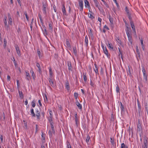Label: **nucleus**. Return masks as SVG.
Listing matches in <instances>:
<instances>
[{
	"label": "nucleus",
	"instance_id": "obj_2",
	"mask_svg": "<svg viewBox=\"0 0 148 148\" xmlns=\"http://www.w3.org/2000/svg\"><path fill=\"white\" fill-rule=\"evenodd\" d=\"M7 17L6 16H5L4 17V20L3 21L5 24V28L6 29L8 30V29L9 28V26L8 25L7 21Z\"/></svg>",
	"mask_w": 148,
	"mask_h": 148
},
{
	"label": "nucleus",
	"instance_id": "obj_29",
	"mask_svg": "<svg viewBox=\"0 0 148 148\" xmlns=\"http://www.w3.org/2000/svg\"><path fill=\"white\" fill-rule=\"evenodd\" d=\"M83 79L84 80L85 82H86L87 79V77L86 75V73H83Z\"/></svg>",
	"mask_w": 148,
	"mask_h": 148
},
{
	"label": "nucleus",
	"instance_id": "obj_45",
	"mask_svg": "<svg viewBox=\"0 0 148 148\" xmlns=\"http://www.w3.org/2000/svg\"><path fill=\"white\" fill-rule=\"evenodd\" d=\"M37 52L38 55V56H39V58H40V57H42V54H41V52L40 51L37 50Z\"/></svg>",
	"mask_w": 148,
	"mask_h": 148
},
{
	"label": "nucleus",
	"instance_id": "obj_22",
	"mask_svg": "<svg viewBox=\"0 0 148 148\" xmlns=\"http://www.w3.org/2000/svg\"><path fill=\"white\" fill-rule=\"evenodd\" d=\"M8 23L9 24H10V25H11L12 24V19L11 18V17L10 16V14H8Z\"/></svg>",
	"mask_w": 148,
	"mask_h": 148
},
{
	"label": "nucleus",
	"instance_id": "obj_38",
	"mask_svg": "<svg viewBox=\"0 0 148 148\" xmlns=\"http://www.w3.org/2000/svg\"><path fill=\"white\" fill-rule=\"evenodd\" d=\"M49 77H52V69L51 67L49 68Z\"/></svg>",
	"mask_w": 148,
	"mask_h": 148
},
{
	"label": "nucleus",
	"instance_id": "obj_33",
	"mask_svg": "<svg viewBox=\"0 0 148 148\" xmlns=\"http://www.w3.org/2000/svg\"><path fill=\"white\" fill-rule=\"evenodd\" d=\"M127 15L128 17V18L130 21V23H131V22H133L132 21V18L131 16V14H127Z\"/></svg>",
	"mask_w": 148,
	"mask_h": 148
},
{
	"label": "nucleus",
	"instance_id": "obj_46",
	"mask_svg": "<svg viewBox=\"0 0 148 148\" xmlns=\"http://www.w3.org/2000/svg\"><path fill=\"white\" fill-rule=\"evenodd\" d=\"M3 42L4 43V47L5 48L7 45V40L6 38H4V39Z\"/></svg>",
	"mask_w": 148,
	"mask_h": 148
},
{
	"label": "nucleus",
	"instance_id": "obj_62",
	"mask_svg": "<svg viewBox=\"0 0 148 148\" xmlns=\"http://www.w3.org/2000/svg\"><path fill=\"white\" fill-rule=\"evenodd\" d=\"M36 66L38 67V69L41 68L40 64L38 62H36Z\"/></svg>",
	"mask_w": 148,
	"mask_h": 148
},
{
	"label": "nucleus",
	"instance_id": "obj_36",
	"mask_svg": "<svg viewBox=\"0 0 148 148\" xmlns=\"http://www.w3.org/2000/svg\"><path fill=\"white\" fill-rule=\"evenodd\" d=\"M110 142L114 146V138H110Z\"/></svg>",
	"mask_w": 148,
	"mask_h": 148
},
{
	"label": "nucleus",
	"instance_id": "obj_21",
	"mask_svg": "<svg viewBox=\"0 0 148 148\" xmlns=\"http://www.w3.org/2000/svg\"><path fill=\"white\" fill-rule=\"evenodd\" d=\"M93 1L96 7L98 8L99 6H100V5L98 1L97 0H93Z\"/></svg>",
	"mask_w": 148,
	"mask_h": 148
},
{
	"label": "nucleus",
	"instance_id": "obj_31",
	"mask_svg": "<svg viewBox=\"0 0 148 148\" xmlns=\"http://www.w3.org/2000/svg\"><path fill=\"white\" fill-rule=\"evenodd\" d=\"M19 97L21 99H23V95L22 91H18Z\"/></svg>",
	"mask_w": 148,
	"mask_h": 148
},
{
	"label": "nucleus",
	"instance_id": "obj_56",
	"mask_svg": "<svg viewBox=\"0 0 148 148\" xmlns=\"http://www.w3.org/2000/svg\"><path fill=\"white\" fill-rule=\"evenodd\" d=\"M88 16L91 19H93L95 18V17L93 16L92 14H90L89 16V15H88Z\"/></svg>",
	"mask_w": 148,
	"mask_h": 148
},
{
	"label": "nucleus",
	"instance_id": "obj_20",
	"mask_svg": "<svg viewBox=\"0 0 148 148\" xmlns=\"http://www.w3.org/2000/svg\"><path fill=\"white\" fill-rule=\"evenodd\" d=\"M84 2L85 6L86 7V5H87L88 6V7L89 8H90V4L87 0H84Z\"/></svg>",
	"mask_w": 148,
	"mask_h": 148
},
{
	"label": "nucleus",
	"instance_id": "obj_17",
	"mask_svg": "<svg viewBox=\"0 0 148 148\" xmlns=\"http://www.w3.org/2000/svg\"><path fill=\"white\" fill-rule=\"evenodd\" d=\"M137 102L138 103V112L139 113H140L141 110V106L139 103V101L138 99H137Z\"/></svg>",
	"mask_w": 148,
	"mask_h": 148
},
{
	"label": "nucleus",
	"instance_id": "obj_8",
	"mask_svg": "<svg viewBox=\"0 0 148 148\" xmlns=\"http://www.w3.org/2000/svg\"><path fill=\"white\" fill-rule=\"evenodd\" d=\"M67 66H68V69L69 71H72V69L73 68L72 66L71 65V61H68L67 62Z\"/></svg>",
	"mask_w": 148,
	"mask_h": 148
},
{
	"label": "nucleus",
	"instance_id": "obj_6",
	"mask_svg": "<svg viewBox=\"0 0 148 148\" xmlns=\"http://www.w3.org/2000/svg\"><path fill=\"white\" fill-rule=\"evenodd\" d=\"M137 130L139 131H140L142 129V127L141 126V123L140 119H138V123L137 124Z\"/></svg>",
	"mask_w": 148,
	"mask_h": 148
},
{
	"label": "nucleus",
	"instance_id": "obj_55",
	"mask_svg": "<svg viewBox=\"0 0 148 148\" xmlns=\"http://www.w3.org/2000/svg\"><path fill=\"white\" fill-rule=\"evenodd\" d=\"M118 49L119 53V56H120V55L121 56L123 55L122 51L121 50L120 48L119 47L118 48Z\"/></svg>",
	"mask_w": 148,
	"mask_h": 148
},
{
	"label": "nucleus",
	"instance_id": "obj_63",
	"mask_svg": "<svg viewBox=\"0 0 148 148\" xmlns=\"http://www.w3.org/2000/svg\"><path fill=\"white\" fill-rule=\"evenodd\" d=\"M128 69H129L128 72H127V74H128V75H131V71H130V67L129 66H128Z\"/></svg>",
	"mask_w": 148,
	"mask_h": 148
},
{
	"label": "nucleus",
	"instance_id": "obj_39",
	"mask_svg": "<svg viewBox=\"0 0 148 148\" xmlns=\"http://www.w3.org/2000/svg\"><path fill=\"white\" fill-rule=\"evenodd\" d=\"M38 16H39L41 24L42 25H43V20L42 18V17H41V15L39 13L38 14Z\"/></svg>",
	"mask_w": 148,
	"mask_h": 148
},
{
	"label": "nucleus",
	"instance_id": "obj_24",
	"mask_svg": "<svg viewBox=\"0 0 148 148\" xmlns=\"http://www.w3.org/2000/svg\"><path fill=\"white\" fill-rule=\"evenodd\" d=\"M79 4L80 7L84 6L83 0H79Z\"/></svg>",
	"mask_w": 148,
	"mask_h": 148
},
{
	"label": "nucleus",
	"instance_id": "obj_26",
	"mask_svg": "<svg viewBox=\"0 0 148 148\" xmlns=\"http://www.w3.org/2000/svg\"><path fill=\"white\" fill-rule=\"evenodd\" d=\"M53 23L52 21H51V23H49V29H50L51 30H53Z\"/></svg>",
	"mask_w": 148,
	"mask_h": 148
},
{
	"label": "nucleus",
	"instance_id": "obj_10",
	"mask_svg": "<svg viewBox=\"0 0 148 148\" xmlns=\"http://www.w3.org/2000/svg\"><path fill=\"white\" fill-rule=\"evenodd\" d=\"M16 49L17 53V54L19 56H20L21 55V54L20 51L19 50V47H18V45H16Z\"/></svg>",
	"mask_w": 148,
	"mask_h": 148
},
{
	"label": "nucleus",
	"instance_id": "obj_37",
	"mask_svg": "<svg viewBox=\"0 0 148 148\" xmlns=\"http://www.w3.org/2000/svg\"><path fill=\"white\" fill-rule=\"evenodd\" d=\"M116 91L117 93H120V88L118 84H117V86L116 87Z\"/></svg>",
	"mask_w": 148,
	"mask_h": 148
},
{
	"label": "nucleus",
	"instance_id": "obj_41",
	"mask_svg": "<svg viewBox=\"0 0 148 148\" xmlns=\"http://www.w3.org/2000/svg\"><path fill=\"white\" fill-rule=\"evenodd\" d=\"M32 107L34 108L36 106V101L34 100L31 102Z\"/></svg>",
	"mask_w": 148,
	"mask_h": 148
},
{
	"label": "nucleus",
	"instance_id": "obj_13",
	"mask_svg": "<svg viewBox=\"0 0 148 148\" xmlns=\"http://www.w3.org/2000/svg\"><path fill=\"white\" fill-rule=\"evenodd\" d=\"M103 52L107 56V57H108L110 56V54L108 53V50L106 48V46H105V48L104 49H103Z\"/></svg>",
	"mask_w": 148,
	"mask_h": 148
},
{
	"label": "nucleus",
	"instance_id": "obj_16",
	"mask_svg": "<svg viewBox=\"0 0 148 148\" xmlns=\"http://www.w3.org/2000/svg\"><path fill=\"white\" fill-rule=\"evenodd\" d=\"M31 115H32V117H35L36 114L34 112V109L32 108L30 110Z\"/></svg>",
	"mask_w": 148,
	"mask_h": 148
},
{
	"label": "nucleus",
	"instance_id": "obj_3",
	"mask_svg": "<svg viewBox=\"0 0 148 148\" xmlns=\"http://www.w3.org/2000/svg\"><path fill=\"white\" fill-rule=\"evenodd\" d=\"M126 34L128 38L129 42H130L131 45H132L133 40L132 36H130V33L127 32Z\"/></svg>",
	"mask_w": 148,
	"mask_h": 148
},
{
	"label": "nucleus",
	"instance_id": "obj_32",
	"mask_svg": "<svg viewBox=\"0 0 148 148\" xmlns=\"http://www.w3.org/2000/svg\"><path fill=\"white\" fill-rule=\"evenodd\" d=\"M85 42L86 44V45L88 46V37L87 35H86L85 37Z\"/></svg>",
	"mask_w": 148,
	"mask_h": 148
},
{
	"label": "nucleus",
	"instance_id": "obj_43",
	"mask_svg": "<svg viewBox=\"0 0 148 148\" xmlns=\"http://www.w3.org/2000/svg\"><path fill=\"white\" fill-rule=\"evenodd\" d=\"M90 139V137L89 135H87L86 138V141L87 143H88Z\"/></svg>",
	"mask_w": 148,
	"mask_h": 148
},
{
	"label": "nucleus",
	"instance_id": "obj_34",
	"mask_svg": "<svg viewBox=\"0 0 148 148\" xmlns=\"http://www.w3.org/2000/svg\"><path fill=\"white\" fill-rule=\"evenodd\" d=\"M108 45H107L109 47V48L110 49H113V47L112 44L111 43H110L109 41H108Z\"/></svg>",
	"mask_w": 148,
	"mask_h": 148
},
{
	"label": "nucleus",
	"instance_id": "obj_59",
	"mask_svg": "<svg viewBox=\"0 0 148 148\" xmlns=\"http://www.w3.org/2000/svg\"><path fill=\"white\" fill-rule=\"evenodd\" d=\"M114 1V3H116L117 7L118 8H119V4H118V3L117 2V1L116 0H115Z\"/></svg>",
	"mask_w": 148,
	"mask_h": 148
},
{
	"label": "nucleus",
	"instance_id": "obj_42",
	"mask_svg": "<svg viewBox=\"0 0 148 148\" xmlns=\"http://www.w3.org/2000/svg\"><path fill=\"white\" fill-rule=\"evenodd\" d=\"M121 148H128L127 146H126L124 143H122L121 145Z\"/></svg>",
	"mask_w": 148,
	"mask_h": 148
},
{
	"label": "nucleus",
	"instance_id": "obj_53",
	"mask_svg": "<svg viewBox=\"0 0 148 148\" xmlns=\"http://www.w3.org/2000/svg\"><path fill=\"white\" fill-rule=\"evenodd\" d=\"M13 60H13V62L14 64V65L15 66H16L17 65V63L16 62L14 57H13Z\"/></svg>",
	"mask_w": 148,
	"mask_h": 148
},
{
	"label": "nucleus",
	"instance_id": "obj_28",
	"mask_svg": "<svg viewBox=\"0 0 148 148\" xmlns=\"http://www.w3.org/2000/svg\"><path fill=\"white\" fill-rule=\"evenodd\" d=\"M142 72L143 75V76L147 75L146 74V70L145 69V67L144 66H143L142 67Z\"/></svg>",
	"mask_w": 148,
	"mask_h": 148
},
{
	"label": "nucleus",
	"instance_id": "obj_7",
	"mask_svg": "<svg viewBox=\"0 0 148 148\" xmlns=\"http://www.w3.org/2000/svg\"><path fill=\"white\" fill-rule=\"evenodd\" d=\"M42 135H41V141L42 143H45V134H44V132H42Z\"/></svg>",
	"mask_w": 148,
	"mask_h": 148
},
{
	"label": "nucleus",
	"instance_id": "obj_52",
	"mask_svg": "<svg viewBox=\"0 0 148 148\" xmlns=\"http://www.w3.org/2000/svg\"><path fill=\"white\" fill-rule=\"evenodd\" d=\"M66 44L67 46L68 47H71V45L70 44L69 41L67 40L66 41Z\"/></svg>",
	"mask_w": 148,
	"mask_h": 148
},
{
	"label": "nucleus",
	"instance_id": "obj_35",
	"mask_svg": "<svg viewBox=\"0 0 148 148\" xmlns=\"http://www.w3.org/2000/svg\"><path fill=\"white\" fill-rule=\"evenodd\" d=\"M30 72L32 73V76L33 77V78L34 79H35V74H34V71H33L32 70V69L30 71Z\"/></svg>",
	"mask_w": 148,
	"mask_h": 148
},
{
	"label": "nucleus",
	"instance_id": "obj_9",
	"mask_svg": "<svg viewBox=\"0 0 148 148\" xmlns=\"http://www.w3.org/2000/svg\"><path fill=\"white\" fill-rule=\"evenodd\" d=\"M62 11L63 13V15H65L66 16H67L68 15L66 14V11L65 8V5L64 4H62Z\"/></svg>",
	"mask_w": 148,
	"mask_h": 148
},
{
	"label": "nucleus",
	"instance_id": "obj_50",
	"mask_svg": "<svg viewBox=\"0 0 148 148\" xmlns=\"http://www.w3.org/2000/svg\"><path fill=\"white\" fill-rule=\"evenodd\" d=\"M102 1H103V3L106 6L107 8H109V5H108L106 3V1L103 0H102Z\"/></svg>",
	"mask_w": 148,
	"mask_h": 148
},
{
	"label": "nucleus",
	"instance_id": "obj_15",
	"mask_svg": "<svg viewBox=\"0 0 148 148\" xmlns=\"http://www.w3.org/2000/svg\"><path fill=\"white\" fill-rule=\"evenodd\" d=\"M94 64L95 67V69H94L95 72L96 74H99L97 65L95 63Z\"/></svg>",
	"mask_w": 148,
	"mask_h": 148
},
{
	"label": "nucleus",
	"instance_id": "obj_61",
	"mask_svg": "<svg viewBox=\"0 0 148 148\" xmlns=\"http://www.w3.org/2000/svg\"><path fill=\"white\" fill-rule=\"evenodd\" d=\"M144 78L145 80V82L146 83H147V75H146V76H144Z\"/></svg>",
	"mask_w": 148,
	"mask_h": 148
},
{
	"label": "nucleus",
	"instance_id": "obj_54",
	"mask_svg": "<svg viewBox=\"0 0 148 148\" xmlns=\"http://www.w3.org/2000/svg\"><path fill=\"white\" fill-rule=\"evenodd\" d=\"M26 77H27L26 78V79H27V80H29V79L28 78V77H29L30 76L29 75V74L28 72H26Z\"/></svg>",
	"mask_w": 148,
	"mask_h": 148
},
{
	"label": "nucleus",
	"instance_id": "obj_11",
	"mask_svg": "<svg viewBox=\"0 0 148 148\" xmlns=\"http://www.w3.org/2000/svg\"><path fill=\"white\" fill-rule=\"evenodd\" d=\"M65 88L67 90L69 91L70 90L69 83L68 80H66V82L65 83Z\"/></svg>",
	"mask_w": 148,
	"mask_h": 148
},
{
	"label": "nucleus",
	"instance_id": "obj_1",
	"mask_svg": "<svg viewBox=\"0 0 148 148\" xmlns=\"http://www.w3.org/2000/svg\"><path fill=\"white\" fill-rule=\"evenodd\" d=\"M48 4L47 2H42V10L43 13L45 15L46 14L47 9V8Z\"/></svg>",
	"mask_w": 148,
	"mask_h": 148
},
{
	"label": "nucleus",
	"instance_id": "obj_49",
	"mask_svg": "<svg viewBox=\"0 0 148 148\" xmlns=\"http://www.w3.org/2000/svg\"><path fill=\"white\" fill-rule=\"evenodd\" d=\"M24 14L25 15L26 18L27 19V20L28 21H29V18L28 17V15H27V13L26 12H25Z\"/></svg>",
	"mask_w": 148,
	"mask_h": 148
},
{
	"label": "nucleus",
	"instance_id": "obj_40",
	"mask_svg": "<svg viewBox=\"0 0 148 148\" xmlns=\"http://www.w3.org/2000/svg\"><path fill=\"white\" fill-rule=\"evenodd\" d=\"M125 11L126 12L127 14H131L130 13L129 10L127 6H126L125 7Z\"/></svg>",
	"mask_w": 148,
	"mask_h": 148
},
{
	"label": "nucleus",
	"instance_id": "obj_12",
	"mask_svg": "<svg viewBox=\"0 0 148 148\" xmlns=\"http://www.w3.org/2000/svg\"><path fill=\"white\" fill-rule=\"evenodd\" d=\"M49 81L51 86L52 87H53L54 86V84L53 82V79H52V77H49Z\"/></svg>",
	"mask_w": 148,
	"mask_h": 148
},
{
	"label": "nucleus",
	"instance_id": "obj_4",
	"mask_svg": "<svg viewBox=\"0 0 148 148\" xmlns=\"http://www.w3.org/2000/svg\"><path fill=\"white\" fill-rule=\"evenodd\" d=\"M147 137L146 136H144V142H143V144L144 145H142V147H148V141L147 140Z\"/></svg>",
	"mask_w": 148,
	"mask_h": 148
},
{
	"label": "nucleus",
	"instance_id": "obj_5",
	"mask_svg": "<svg viewBox=\"0 0 148 148\" xmlns=\"http://www.w3.org/2000/svg\"><path fill=\"white\" fill-rule=\"evenodd\" d=\"M36 116L37 119H40L41 116L40 110L36 109Z\"/></svg>",
	"mask_w": 148,
	"mask_h": 148
},
{
	"label": "nucleus",
	"instance_id": "obj_48",
	"mask_svg": "<svg viewBox=\"0 0 148 148\" xmlns=\"http://www.w3.org/2000/svg\"><path fill=\"white\" fill-rule=\"evenodd\" d=\"M116 40L117 42L120 44V45H121L122 44L121 41L119 39V38L117 37L116 38Z\"/></svg>",
	"mask_w": 148,
	"mask_h": 148
},
{
	"label": "nucleus",
	"instance_id": "obj_14",
	"mask_svg": "<svg viewBox=\"0 0 148 148\" xmlns=\"http://www.w3.org/2000/svg\"><path fill=\"white\" fill-rule=\"evenodd\" d=\"M75 104L78 107L79 109L81 110L82 109V105L80 104L78 102V100L76 101Z\"/></svg>",
	"mask_w": 148,
	"mask_h": 148
},
{
	"label": "nucleus",
	"instance_id": "obj_19",
	"mask_svg": "<svg viewBox=\"0 0 148 148\" xmlns=\"http://www.w3.org/2000/svg\"><path fill=\"white\" fill-rule=\"evenodd\" d=\"M120 108L121 110V112H125V108L121 102H120Z\"/></svg>",
	"mask_w": 148,
	"mask_h": 148
},
{
	"label": "nucleus",
	"instance_id": "obj_58",
	"mask_svg": "<svg viewBox=\"0 0 148 148\" xmlns=\"http://www.w3.org/2000/svg\"><path fill=\"white\" fill-rule=\"evenodd\" d=\"M126 28L127 29L126 30V32H129L131 31V29L130 28H129L127 26H126Z\"/></svg>",
	"mask_w": 148,
	"mask_h": 148
},
{
	"label": "nucleus",
	"instance_id": "obj_44",
	"mask_svg": "<svg viewBox=\"0 0 148 148\" xmlns=\"http://www.w3.org/2000/svg\"><path fill=\"white\" fill-rule=\"evenodd\" d=\"M74 96L76 101L78 100L77 98L78 97V94L77 93L75 92L74 93Z\"/></svg>",
	"mask_w": 148,
	"mask_h": 148
},
{
	"label": "nucleus",
	"instance_id": "obj_23",
	"mask_svg": "<svg viewBox=\"0 0 148 148\" xmlns=\"http://www.w3.org/2000/svg\"><path fill=\"white\" fill-rule=\"evenodd\" d=\"M108 17H109L108 18L109 19V20L110 23L111 24H113V18L111 16L110 14H109L108 15Z\"/></svg>",
	"mask_w": 148,
	"mask_h": 148
},
{
	"label": "nucleus",
	"instance_id": "obj_30",
	"mask_svg": "<svg viewBox=\"0 0 148 148\" xmlns=\"http://www.w3.org/2000/svg\"><path fill=\"white\" fill-rule=\"evenodd\" d=\"M53 123H51L50 124L52 130V132L53 133L55 134V131L54 128V126L53 125Z\"/></svg>",
	"mask_w": 148,
	"mask_h": 148
},
{
	"label": "nucleus",
	"instance_id": "obj_60",
	"mask_svg": "<svg viewBox=\"0 0 148 148\" xmlns=\"http://www.w3.org/2000/svg\"><path fill=\"white\" fill-rule=\"evenodd\" d=\"M89 34L90 35H91V36H93L92 33V30L91 29H90V31L89 32Z\"/></svg>",
	"mask_w": 148,
	"mask_h": 148
},
{
	"label": "nucleus",
	"instance_id": "obj_64",
	"mask_svg": "<svg viewBox=\"0 0 148 148\" xmlns=\"http://www.w3.org/2000/svg\"><path fill=\"white\" fill-rule=\"evenodd\" d=\"M136 51L137 53H140L139 50L138 48V47L137 46H136Z\"/></svg>",
	"mask_w": 148,
	"mask_h": 148
},
{
	"label": "nucleus",
	"instance_id": "obj_57",
	"mask_svg": "<svg viewBox=\"0 0 148 148\" xmlns=\"http://www.w3.org/2000/svg\"><path fill=\"white\" fill-rule=\"evenodd\" d=\"M48 120L50 123V124H51V123H53V122L52 121V119L51 117H50L49 119Z\"/></svg>",
	"mask_w": 148,
	"mask_h": 148
},
{
	"label": "nucleus",
	"instance_id": "obj_51",
	"mask_svg": "<svg viewBox=\"0 0 148 148\" xmlns=\"http://www.w3.org/2000/svg\"><path fill=\"white\" fill-rule=\"evenodd\" d=\"M67 145L68 148H72L70 144V143L68 142V141H67Z\"/></svg>",
	"mask_w": 148,
	"mask_h": 148
},
{
	"label": "nucleus",
	"instance_id": "obj_18",
	"mask_svg": "<svg viewBox=\"0 0 148 148\" xmlns=\"http://www.w3.org/2000/svg\"><path fill=\"white\" fill-rule=\"evenodd\" d=\"M43 28H44V31H43V34L45 36H46L48 34L47 31L46 30V28L45 26V25H44V26L43 25Z\"/></svg>",
	"mask_w": 148,
	"mask_h": 148
},
{
	"label": "nucleus",
	"instance_id": "obj_25",
	"mask_svg": "<svg viewBox=\"0 0 148 148\" xmlns=\"http://www.w3.org/2000/svg\"><path fill=\"white\" fill-rule=\"evenodd\" d=\"M130 24L132 28L133 31H136V29L133 22H131V23Z\"/></svg>",
	"mask_w": 148,
	"mask_h": 148
},
{
	"label": "nucleus",
	"instance_id": "obj_47",
	"mask_svg": "<svg viewBox=\"0 0 148 148\" xmlns=\"http://www.w3.org/2000/svg\"><path fill=\"white\" fill-rule=\"evenodd\" d=\"M52 133H53L52 132H51L50 130H49V131L48 132V134L50 138H51L52 137Z\"/></svg>",
	"mask_w": 148,
	"mask_h": 148
},
{
	"label": "nucleus",
	"instance_id": "obj_27",
	"mask_svg": "<svg viewBox=\"0 0 148 148\" xmlns=\"http://www.w3.org/2000/svg\"><path fill=\"white\" fill-rule=\"evenodd\" d=\"M73 53H74L75 56H77V51L76 50V47H73Z\"/></svg>",
	"mask_w": 148,
	"mask_h": 148
}]
</instances>
